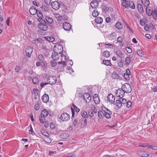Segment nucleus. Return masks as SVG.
<instances>
[{"label": "nucleus", "mask_w": 157, "mask_h": 157, "mask_svg": "<svg viewBox=\"0 0 157 157\" xmlns=\"http://www.w3.org/2000/svg\"><path fill=\"white\" fill-rule=\"evenodd\" d=\"M93 111L91 110L89 111L88 112V115H89L90 117H92L94 116V114Z\"/></svg>", "instance_id": "obj_54"}, {"label": "nucleus", "mask_w": 157, "mask_h": 157, "mask_svg": "<svg viewBox=\"0 0 157 157\" xmlns=\"http://www.w3.org/2000/svg\"><path fill=\"white\" fill-rule=\"evenodd\" d=\"M146 13L148 15V16H151L152 11V8H151L150 7L147 6L146 8Z\"/></svg>", "instance_id": "obj_22"}, {"label": "nucleus", "mask_w": 157, "mask_h": 157, "mask_svg": "<svg viewBox=\"0 0 157 157\" xmlns=\"http://www.w3.org/2000/svg\"><path fill=\"white\" fill-rule=\"evenodd\" d=\"M93 99L94 103L96 104H98L99 103L100 99L97 94H95L93 96Z\"/></svg>", "instance_id": "obj_15"}, {"label": "nucleus", "mask_w": 157, "mask_h": 157, "mask_svg": "<svg viewBox=\"0 0 157 157\" xmlns=\"http://www.w3.org/2000/svg\"><path fill=\"white\" fill-rule=\"evenodd\" d=\"M103 55L104 56L108 58L110 56V52L108 51H105L103 52Z\"/></svg>", "instance_id": "obj_39"}, {"label": "nucleus", "mask_w": 157, "mask_h": 157, "mask_svg": "<svg viewBox=\"0 0 157 157\" xmlns=\"http://www.w3.org/2000/svg\"><path fill=\"white\" fill-rule=\"evenodd\" d=\"M63 27L65 30L69 31L71 28V26L69 23L65 22L63 24Z\"/></svg>", "instance_id": "obj_12"}, {"label": "nucleus", "mask_w": 157, "mask_h": 157, "mask_svg": "<svg viewBox=\"0 0 157 157\" xmlns=\"http://www.w3.org/2000/svg\"><path fill=\"white\" fill-rule=\"evenodd\" d=\"M45 141L47 143H50L51 142V140L49 137H47L45 139Z\"/></svg>", "instance_id": "obj_59"}, {"label": "nucleus", "mask_w": 157, "mask_h": 157, "mask_svg": "<svg viewBox=\"0 0 157 157\" xmlns=\"http://www.w3.org/2000/svg\"><path fill=\"white\" fill-rule=\"evenodd\" d=\"M102 109L104 111L105 117L107 119L110 118L112 112L105 107H102Z\"/></svg>", "instance_id": "obj_3"}, {"label": "nucleus", "mask_w": 157, "mask_h": 157, "mask_svg": "<svg viewBox=\"0 0 157 157\" xmlns=\"http://www.w3.org/2000/svg\"><path fill=\"white\" fill-rule=\"evenodd\" d=\"M36 13L37 14V16L39 17V18L37 19V21H42V20H43L42 19L43 17V14L39 10H38Z\"/></svg>", "instance_id": "obj_17"}, {"label": "nucleus", "mask_w": 157, "mask_h": 157, "mask_svg": "<svg viewBox=\"0 0 157 157\" xmlns=\"http://www.w3.org/2000/svg\"><path fill=\"white\" fill-rule=\"evenodd\" d=\"M40 8L44 12H46L49 10L48 8L44 5H42L40 6Z\"/></svg>", "instance_id": "obj_38"}, {"label": "nucleus", "mask_w": 157, "mask_h": 157, "mask_svg": "<svg viewBox=\"0 0 157 157\" xmlns=\"http://www.w3.org/2000/svg\"><path fill=\"white\" fill-rule=\"evenodd\" d=\"M128 5L129 6H128L127 4L126 5L127 6V7L126 6H125L124 7L127 9H129V8H130L132 9H135V6L132 2L130 1L128 2Z\"/></svg>", "instance_id": "obj_18"}, {"label": "nucleus", "mask_w": 157, "mask_h": 157, "mask_svg": "<svg viewBox=\"0 0 157 157\" xmlns=\"http://www.w3.org/2000/svg\"><path fill=\"white\" fill-rule=\"evenodd\" d=\"M126 105L127 107L129 108H130L132 106V103L130 101H127V102L126 103Z\"/></svg>", "instance_id": "obj_48"}, {"label": "nucleus", "mask_w": 157, "mask_h": 157, "mask_svg": "<svg viewBox=\"0 0 157 157\" xmlns=\"http://www.w3.org/2000/svg\"><path fill=\"white\" fill-rule=\"evenodd\" d=\"M80 113L81 116L83 118V119L86 118L88 117V115L86 111L84 110H81Z\"/></svg>", "instance_id": "obj_21"}, {"label": "nucleus", "mask_w": 157, "mask_h": 157, "mask_svg": "<svg viewBox=\"0 0 157 157\" xmlns=\"http://www.w3.org/2000/svg\"><path fill=\"white\" fill-rule=\"evenodd\" d=\"M98 116L100 118L103 119L105 117L104 111L103 110H99L98 112Z\"/></svg>", "instance_id": "obj_24"}, {"label": "nucleus", "mask_w": 157, "mask_h": 157, "mask_svg": "<svg viewBox=\"0 0 157 157\" xmlns=\"http://www.w3.org/2000/svg\"><path fill=\"white\" fill-rule=\"evenodd\" d=\"M45 19L47 22L50 24H52L53 23V20L52 19L48 16L46 17Z\"/></svg>", "instance_id": "obj_34"}, {"label": "nucleus", "mask_w": 157, "mask_h": 157, "mask_svg": "<svg viewBox=\"0 0 157 157\" xmlns=\"http://www.w3.org/2000/svg\"><path fill=\"white\" fill-rule=\"evenodd\" d=\"M33 51V48L30 46L28 47L26 49L25 53L28 57H30Z\"/></svg>", "instance_id": "obj_10"}, {"label": "nucleus", "mask_w": 157, "mask_h": 157, "mask_svg": "<svg viewBox=\"0 0 157 157\" xmlns=\"http://www.w3.org/2000/svg\"><path fill=\"white\" fill-rule=\"evenodd\" d=\"M125 93H130L132 91L130 86L128 83H125L122 86V88Z\"/></svg>", "instance_id": "obj_2"}, {"label": "nucleus", "mask_w": 157, "mask_h": 157, "mask_svg": "<svg viewBox=\"0 0 157 157\" xmlns=\"http://www.w3.org/2000/svg\"><path fill=\"white\" fill-rule=\"evenodd\" d=\"M117 54L120 57H121L123 55V54L121 52L120 50H118L116 51Z\"/></svg>", "instance_id": "obj_56"}, {"label": "nucleus", "mask_w": 157, "mask_h": 157, "mask_svg": "<svg viewBox=\"0 0 157 157\" xmlns=\"http://www.w3.org/2000/svg\"><path fill=\"white\" fill-rule=\"evenodd\" d=\"M130 0H122L123 2H122V5L124 7L125 6H126L127 7V5H126L127 4V3H126V2H129L130 1Z\"/></svg>", "instance_id": "obj_53"}, {"label": "nucleus", "mask_w": 157, "mask_h": 157, "mask_svg": "<svg viewBox=\"0 0 157 157\" xmlns=\"http://www.w3.org/2000/svg\"><path fill=\"white\" fill-rule=\"evenodd\" d=\"M51 5L52 8L56 10H59L60 6L59 3L56 1L52 2L51 3Z\"/></svg>", "instance_id": "obj_8"}, {"label": "nucleus", "mask_w": 157, "mask_h": 157, "mask_svg": "<svg viewBox=\"0 0 157 157\" xmlns=\"http://www.w3.org/2000/svg\"><path fill=\"white\" fill-rule=\"evenodd\" d=\"M33 82L35 84H37L39 82V79L36 77H34L33 79Z\"/></svg>", "instance_id": "obj_49"}, {"label": "nucleus", "mask_w": 157, "mask_h": 157, "mask_svg": "<svg viewBox=\"0 0 157 157\" xmlns=\"http://www.w3.org/2000/svg\"><path fill=\"white\" fill-rule=\"evenodd\" d=\"M140 155L143 157H151L150 155L144 151H141L140 152Z\"/></svg>", "instance_id": "obj_33"}, {"label": "nucleus", "mask_w": 157, "mask_h": 157, "mask_svg": "<svg viewBox=\"0 0 157 157\" xmlns=\"http://www.w3.org/2000/svg\"><path fill=\"white\" fill-rule=\"evenodd\" d=\"M84 99L87 103H90L91 100V98L90 94L87 93H85L83 95Z\"/></svg>", "instance_id": "obj_11"}, {"label": "nucleus", "mask_w": 157, "mask_h": 157, "mask_svg": "<svg viewBox=\"0 0 157 157\" xmlns=\"http://www.w3.org/2000/svg\"><path fill=\"white\" fill-rule=\"evenodd\" d=\"M98 2L96 0H93L90 3V6L93 8H95L98 6Z\"/></svg>", "instance_id": "obj_19"}, {"label": "nucleus", "mask_w": 157, "mask_h": 157, "mask_svg": "<svg viewBox=\"0 0 157 157\" xmlns=\"http://www.w3.org/2000/svg\"><path fill=\"white\" fill-rule=\"evenodd\" d=\"M98 14L99 13L96 10H94L92 13V16L94 17H96Z\"/></svg>", "instance_id": "obj_43"}, {"label": "nucleus", "mask_w": 157, "mask_h": 157, "mask_svg": "<svg viewBox=\"0 0 157 157\" xmlns=\"http://www.w3.org/2000/svg\"><path fill=\"white\" fill-rule=\"evenodd\" d=\"M61 58L62 60H67L68 59V57H67L66 55L62 54L61 55Z\"/></svg>", "instance_id": "obj_57"}, {"label": "nucleus", "mask_w": 157, "mask_h": 157, "mask_svg": "<svg viewBox=\"0 0 157 157\" xmlns=\"http://www.w3.org/2000/svg\"><path fill=\"white\" fill-rule=\"evenodd\" d=\"M151 15L152 16L153 19L155 20L157 19V10H152Z\"/></svg>", "instance_id": "obj_25"}, {"label": "nucleus", "mask_w": 157, "mask_h": 157, "mask_svg": "<svg viewBox=\"0 0 157 157\" xmlns=\"http://www.w3.org/2000/svg\"><path fill=\"white\" fill-rule=\"evenodd\" d=\"M141 2L142 4L144 6H148L150 4V2L149 0H141Z\"/></svg>", "instance_id": "obj_31"}, {"label": "nucleus", "mask_w": 157, "mask_h": 157, "mask_svg": "<svg viewBox=\"0 0 157 157\" xmlns=\"http://www.w3.org/2000/svg\"><path fill=\"white\" fill-rule=\"evenodd\" d=\"M73 126L75 127L78 124V120L76 119H75L73 121Z\"/></svg>", "instance_id": "obj_55"}, {"label": "nucleus", "mask_w": 157, "mask_h": 157, "mask_svg": "<svg viewBox=\"0 0 157 157\" xmlns=\"http://www.w3.org/2000/svg\"><path fill=\"white\" fill-rule=\"evenodd\" d=\"M57 78L55 76H50L48 77V84L51 85L55 84L56 82Z\"/></svg>", "instance_id": "obj_6"}, {"label": "nucleus", "mask_w": 157, "mask_h": 157, "mask_svg": "<svg viewBox=\"0 0 157 157\" xmlns=\"http://www.w3.org/2000/svg\"><path fill=\"white\" fill-rule=\"evenodd\" d=\"M38 57L39 59L41 61H43L44 58L43 56L42 55L40 54V55H38Z\"/></svg>", "instance_id": "obj_58"}, {"label": "nucleus", "mask_w": 157, "mask_h": 157, "mask_svg": "<svg viewBox=\"0 0 157 157\" xmlns=\"http://www.w3.org/2000/svg\"><path fill=\"white\" fill-rule=\"evenodd\" d=\"M58 54H59V53H57L55 52L52 53V58L54 60H58L59 58V56Z\"/></svg>", "instance_id": "obj_16"}, {"label": "nucleus", "mask_w": 157, "mask_h": 157, "mask_svg": "<svg viewBox=\"0 0 157 157\" xmlns=\"http://www.w3.org/2000/svg\"><path fill=\"white\" fill-rule=\"evenodd\" d=\"M119 99L121 102V104H122V106H125L127 102L126 99L122 98H119Z\"/></svg>", "instance_id": "obj_37"}, {"label": "nucleus", "mask_w": 157, "mask_h": 157, "mask_svg": "<svg viewBox=\"0 0 157 157\" xmlns=\"http://www.w3.org/2000/svg\"><path fill=\"white\" fill-rule=\"evenodd\" d=\"M48 114V111L46 109H44L41 111L40 116H41V117L46 118Z\"/></svg>", "instance_id": "obj_23"}, {"label": "nucleus", "mask_w": 157, "mask_h": 157, "mask_svg": "<svg viewBox=\"0 0 157 157\" xmlns=\"http://www.w3.org/2000/svg\"><path fill=\"white\" fill-rule=\"evenodd\" d=\"M102 63L104 65L107 66H110L111 65L110 61L109 60H103Z\"/></svg>", "instance_id": "obj_35"}, {"label": "nucleus", "mask_w": 157, "mask_h": 157, "mask_svg": "<svg viewBox=\"0 0 157 157\" xmlns=\"http://www.w3.org/2000/svg\"><path fill=\"white\" fill-rule=\"evenodd\" d=\"M41 101H37L36 102L34 105V108L36 110H38L40 108V105Z\"/></svg>", "instance_id": "obj_32"}, {"label": "nucleus", "mask_w": 157, "mask_h": 157, "mask_svg": "<svg viewBox=\"0 0 157 157\" xmlns=\"http://www.w3.org/2000/svg\"><path fill=\"white\" fill-rule=\"evenodd\" d=\"M112 77L114 79H117L119 76L116 72H113L112 74Z\"/></svg>", "instance_id": "obj_44"}, {"label": "nucleus", "mask_w": 157, "mask_h": 157, "mask_svg": "<svg viewBox=\"0 0 157 157\" xmlns=\"http://www.w3.org/2000/svg\"><path fill=\"white\" fill-rule=\"evenodd\" d=\"M56 62L55 61H53L51 62V65L52 67H55L56 65Z\"/></svg>", "instance_id": "obj_63"}, {"label": "nucleus", "mask_w": 157, "mask_h": 157, "mask_svg": "<svg viewBox=\"0 0 157 157\" xmlns=\"http://www.w3.org/2000/svg\"><path fill=\"white\" fill-rule=\"evenodd\" d=\"M115 101V98L113 95L111 94H109L107 96V101L111 104L114 103Z\"/></svg>", "instance_id": "obj_7"}, {"label": "nucleus", "mask_w": 157, "mask_h": 157, "mask_svg": "<svg viewBox=\"0 0 157 157\" xmlns=\"http://www.w3.org/2000/svg\"><path fill=\"white\" fill-rule=\"evenodd\" d=\"M39 91L37 89H34L33 90V94H34V95L38 96Z\"/></svg>", "instance_id": "obj_45"}, {"label": "nucleus", "mask_w": 157, "mask_h": 157, "mask_svg": "<svg viewBox=\"0 0 157 157\" xmlns=\"http://www.w3.org/2000/svg\"><path fill=\"white\" fill-rule=\"evenodd\" d=\"M48 82H42L40 84V86L41 88H43L45 85L48 84Z\"/></svg>", "instance_id": "obj_61"}, {"label": "nucleus", "mask_w": 157, "mask_h": 157, "mask_svg": "<svg viewBox=\"0 0 157 157\" xmlns=\"http://www.w3.org/2000/svg\"><path fill=\"white\" fill-rule=\"evenodd\" d=\"M126 50L127 52L128 53H130L132 52V50L129 47H127L126 48Z\"/></svg>", "instance_id": "obj_60"}, {"label": "nucleus", "mask_w": 157, "mask_h": 157, "mask_svg": "<svg viewBox=\"0 0 157 157\" xmlns=\"http://www.w3.org/2000/svg\"><path fill=\"white\" fill-rule=\"evenodd\" d=\"M39 120L41 123H44L45 122V118L41 117V116H40L39 118Z\"/></svg>", "instance_id": "obj_50"}, {"label": "nucleus", "mask_w": 157, "mask_h": 157, "mask_svg": "<svg viewBox=\"0 0 157 157\" xmlns=\"http://www.w3.org/2000/svg\"><path fill=\"white\" fill-rule=\"evenodd\" d=\"M95 22L97 23L101 24L103 22V19L100 17H98L95 19Z\"/></svg>", "instance_id": "obj_26"}, {"label": "nucleus", "mask_w": 157, "mask_h": 157, "mask_svg": "<svg viewBox=\"0 0 157 157\" xmlns=\"http://www.w3.org/2000/svg\"><path fill=\"white\" fill-rule=\"evenodd\" d=\"M38 10L36 9L33 6H32L29 10L30 13L32 15H35Z\"/></svg>", "instance_id": "obj_13"}, {"label": "nucleus", "mask_w": 157, "mask_h": 157, "mask_svg": "<svg viewBox=\"0 0 157 157\" xmlns=\"http://www.w3.org/2000/svg\"><path fill=\"white\" fill-rule=\"evenodd\" d=\"M116 37V34L115 33H111L110 35V38L112 39H115Z\"/></svg>", "instance_id": "obj_46"}, {"label": "nucleus", "mask_w": 157, "mask_h": 157, "mask_svg": "<svg viewBox=\"0 0 157 157\" xmlns=\"http://www.w3.org/2000/svg\"><path fill=\"white\" fill-rule=\"evenodd\" d=\"M54 50L59 54H61L63 51V46L61 44H57L54 48Z\"/></svg>", "instance_id": "obj_4"}, {"label": "nucleus", "mask_w": 157, "mask_h": 157, "mask_svg": "<svg viewBox=\"0 0 157 157\" xmlns=\"http://www.w3.org/2000/svg\"><path fill=\"white\" fill-rule=\"evenodd\" d=\"M116 96L119 97V98H122L124 94V92L121 89H118L116 91Z\"/></svg>", "instance_id": "obj_9"}, {"label": "nucleus", "mask_w": 157, "mask_h": 157, "mask_svg": "<svg viewBox=\"0 0 157 157\" xmlns=\"http://www.w3.org/2000/svg\"><path fill=\"white\" fill-rule=\"evenodd\" d=\"M137 8L138 11L141 13H143L144 12V10L142 5L140 4H137Z\"/></svg>", "instance_id": "obj_27"}, {"label": "nucleus", "mask_w": 157, "mask_h": 157, "mask_svg": "<svg viewBox=\"0 0 157 157\" xmlns=\"http://www.w3.org/2000/svg\"><path fill=\"white\" fill-rule=\"evenodd\" d=\"M137 53L138 55L140 57H142L143 56V51L140 50H137Z\"/></svg>", "instance_id": "obj_52"}, {"label": "nucleus", "mask_w": 157, "mask_h": 157, "mask_svg": "<svg viewBox=\"0 0 157 157\" xmlns=\"http://www.w3.org/2000/svg\"><path fill=\"white\" fill-rule=\"evenodd\" d=\"M121 101L119 100V99L118 100H117L116 101L115 105L118 109L120 108L122 106V104H121Z\"/></svg>", "instance_id": "obj_29"}, {"label": "nucleus", "mask_w": 157, "mask_h": 157, "mask_svg": "<svg viewBox=\"0 0 157 157\" xmlns=\"http://www.w3.org/2000/svg\"><path fill=\"white\" fill-rule=\"evenodd\" d=\"M42 42V40L40 38H35L32 40V42L34 44H37L38 42L41 43Z\"/></svg>", "instance_id": "obj_20"}, {"label": "nucleus", "mask_w": 157, "mask_h": 157, "mask_svg": "<svg viewBox=\"0 0 157 157\" xmlns=\"http://www.w3.org/2000/svg\"><path fill=\"white\" fill-rule=\"evenodd\" d=\"M125 63L126 65H129L130 63V59L128 57H126L125 59Z\"/></svg>", "instance_id": "obj_42"}, {"label": "nucleus", "mask_w": 157, "mask_h": 157, "mask_svg": "<svg viewBox=\"0 0 157 157\" xmlns=\"http://www.w3.org/2000/svg\"><path fill=\"white\" fill-rule=\"evenodd\" d=\"M55 17L58 20L60 21L63 19V17L59 14L56 13Z\"/></svg>", "instance_id": "obj_41"}, {"label": "nucleus", "mask_w": 157, "mask_h": 157, "mask_svg": "<svg viewBox=\"0 0 157 157\" xmlns=\"http://www.w3.org/2000/svg\"><path fill=\"white\" fill-rule=\"evenodd\" d=\"M123 62L122 60H121L118 63V66L119 67H123Z\"/></svg>", "instance_id": "obj_64"}, {"label": "nucleus", "mask_w": 157, "mask_h": 157, "mask_svg": "<svg viewBox=\"0 0 157 157\" xmlns=\"http://www.w3.org/2000/svg\"><path fill=\"white\" fill-rule=\"evenodd\" d=\"M90 107L92 111H93L94 113H97V110L94 105H91Z\"/></svg>", "instance_id": "obj_40"}, {"label": "nucleus", "mask_w": 157, "mask_h": 157, "mask_svg": "<svg viewBox=\"0 0 157 157\" xmlns=\"http://www.w3.org/2000/svg\"><path fill=\"white\" fill-rule=\"evenodd\" d=\"M69 135L67 133H62L60 135V137L61 138L63 139H66L68 137Z\"/></svg>", "instance_id": "obj_30"}, {"label": "nucleus", "mask_w": 157, "mask_h": 157, "mask_svg": "<svg viewBox=\"0 0 157 157\" xmlns=\"http://www.w3.org/2000/svg\"><path fill=\"white\" fill-rule=\"evenodd\" d=\"M72 106L73 107L74 110H75L76 112L78 113L80 111V109L78 108L75 105L72 104Z\"/></svg>", "instance_id": "obj_47"}, {"label": "nucleus", "mask_w": 157, "mask_h": 157, "mask_svg": "<svg viewBox=\"0 0 157 157\" xmlns=\"http://www.w3.org/2000/svg\"><path fill=\"white\" fill-rule=\"evenodd\" d=\"M82 127H85L87 124V120L86 118L83 119L81 121Z\"/></svg>", "instance_id": "obj_36"}, {"label": "nucleus", "mask_w": 157, "mask_h": 157, "mask_svg": "<svg viewBox=\"0 0 157 157\" xmlns=\"http://www.w3.org/2000/svg\"><path fill=\"white\" fill-rule=\"evenodd\" d=\"M41 132L43 135L47 136H48V135H49V134L47 132H45L44 131H41Z\"/></svg>", "instance_id": "obj_62"}, {"label": "nucleus", "mask_w": 157, "mask_h": 157, "mask_svg": "<svg viewBox=\"0 0 157 157\" xmlns=\"http://www.w3.org/2000/svg\"><path fill=\"white\" fill-rule=\"evenodd\" d=\"M60 119L63 121H67L70 119V116L67 113H63L61 115Z\"/></svg>", "instance_id": "obj_5"}, {"label": "nucleus", "mask_w": 157, "mask_h": 157, "mask_svg": "<svg viewBox=\"0 0 157 157\" xmlns=\"http://www.w3.org/2000/svg\"><path fill=\"white\" fill-rule=\"evenodd\" d=\"M129 75H129L124 74L123 77L125 80L128 81L130 79Z\"/></svg>", "instance_id": "obj_51"}, {"label": "nucleus", "mask_w": 157, "mask_h": 157, "mask_svg": "<svg viewBox=\"0 0 157 157\" xmlns=\"http://www.w3.org/2000/svg\"><path fill=\"white\" fill-rule=\"evenodd\" d=\"M39 22H40V23L38 24V27L40 29L44 31H47L48 29V24L44 20H42L41 21Z\"/></svg>", "instance_id": "obj_1"}, {"label": "nucleus", "mask_w": 157, "mask_h": 157, "mask_svg": "<svg viewBox=\"0 0 157 157\" xmlns=\"http://www.w3.org/2000/svg\"><path fill=\"white\" fill-rule=\"evenodd\" d=\"M115 27L119 29H121L123 27V24L121 22H118L115 24Z\"/></svg>", "instance_id": "obj_28"}, {"label": "nucleus", "mask_w": 157, "mask_h": 157, "mask_svg": "<svg viewBox=\"0 0 157 157\" xmlns=\"http://www.w3.org/2000/svg\"><path fill=\"white\" fill-rule=\"evenodd\" d=\"M49 98L48 94H44L42 97V100L44 103H47L49 100Z\"/></svg>", "instance_id": "obj_14"}]
</instances>
